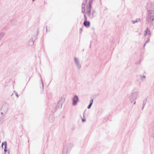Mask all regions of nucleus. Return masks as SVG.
Wrapping results in <instances>:
<instances>
[{
	"mask_svg": "<svg viewBox=\"0 0 154 154\" xmlns=\"http://www.w3.org/2000/svg\"><path fill=\"white\" fill-rule=\"evenodd\" d=\"M65 99L63 97H61L59 99L58 103L57 106L58 108H62V104L65 101Z\"/></svg>",
	"mask_w": 154,
	"mask_h": 154,
	"instance_id": "obj_4",
	"label": "nucleus"
},
{
	"mask_svg": "<svg viewBox=\"0 0 154 154\" xmlns=\"http://www.w3.org/2000/svg\"><path fill=\"white\" fill-rule=\"evenodd\" d=\"M4 112H1V114H2V115H3V114H4Z\"/></svg>",
	"mask_w": 154,
	"mask_h": 154,
	"instance_id": "obj_35",
	"label": "nucleus"
},
{
	"mask_svg": "<svg viewBox=\"0 0 154 154\" xmlns=\"http://www.w3.org/2000/svg\"><path fill=\"white\" fill-rule=\"evenodd\" d=\"M83 24L85 27H88L90 26V23L89 21H84Z\"/></svg>",
	"mask_w": 154,
	"mask_h": 154,
	"instance_id": "obj_9",
	"label": "nucleus"
},
{
	"mask_svg": "<svg viewBox=\"0 0 154 154\" xmlns=\"http://www.w3.org/2000/svg\"><path fill=\"white\" fill-rule=\"evenodd\" d=\"M138 93L137 91H133L129 96V99L131 103H132L137 98Z\"/></svg>",
	"mask_w": 154,
	"mask_h": 154,
	"instance_id": "obj_3",
	"label": "nucleus"
},
{
	"mask_svg": "<svg viewBox=\"0 0 154 154\" xmlns=\"http://www.w3.org/2000/svg\"><path fill=\"white\" fill-rule=\"evenodd\" d=\"M135 103H136V102L135 101L134 102V104H135Z\"/></svg>",
	"mask_w": 154,
	"mask_h": 154,
	"instance_id": "obj_37",
	"label": "nucleus"
},
{
	"mask_svg": "<svg viewBox=\"0 0 154 154\" xmlns=\"http://www.w3.org/2000/svg\"><path fill=\"white\" fill-rule=\"evenodd\" d=\"M13 94H11V96H12Z\"/></svg>",
	"mask_w": 154,
	"mask_h": 154,
	"instance_id": "obj_39",
	"label": "nucleus"
},
{
	"mask_svg": "<svg viewBox=\"0 0 154 154\" xmlns=\"http://www.w3.org/2000/svg\"><path fill=\"white\" fill-rule=\"evenodd\" d=\"M96 11L95 10H93L92 11L91 15L92 17L93 18L94 17L96 16Z\"/></svg>",
	"mask_w": 154,
	"mask_h": 154,
	"instance_id": "obj_13",
	"label": "nucleus"
},
{
	"mask_svg": "<svg viewBox=\"0 0 154 154\" xmlns=\"http://www.w3.org/2000/svg\"><path fill=\"white\" fill-rule=\"evenodd\" d=\"M34 0H32V1H34Z\"/></svg>",
	"mask_w": 154,
	"mask_h": 154,
	"instance_id": "obj_40",
	"label": "nucleus"
},
{
	"mask_svg": "<svg viewBox=\"0 0 154 154\" xmlns=\"http://www.w3.org/2000/svg\"><path fill=\"white\" fill-rule=\"evenodd\" d=\"M146 42H145V43L144 44V45H143V47H144L145 46V45H146Z\"/></svg>",
	"mask_w": 154,
	"mask_h": 154,
	"instance_id": "obj_32",
	"label": "nucleus"
},
{
	"mask_svg": "<svg viewBox=\"0 0 154 154\" xmlns=\"http://www.w3.org/2000/svg\"><path fill=\"white\" fill-rule=\"evenodd\" d=\"M84 21H87V19L86 14H84Z\"/></svg>",
	"mask_w": 154,
	"mask_h": 154,
	"instance_id": "obj_19",
	"label": "nucleus"
},
{
	"mask_svg": "<svg viewBox=\"0 0 154 154\" xmlns=\"http://www.w3.org/2000/svg\"><path fill=\"white\" fill-rule=\"evenodd\" d=\"M136 64H138V62H136Z\"/></svg>",
	"mask_w": 154,
	"mask_h": 154,
	"instance_id": "obj_38",
	"label": "nucleus"
},
{
	"mask_svg": "<svg viewBox=\"0 0 154 154\" xmlns=\"http://www.w3.org/2000/svg\"><path fill=\"white\" fill-rule=\"evenodd\" d=\"M144 107V106H143V107H142V110L143 109Z\"/></svg>",
	"mask_w": 154,
	"mask_h": 154,
	"instance_id": "obj_33",
	"label": "nucleus"
},
{
	"mask_svg": "<svg viewBox=\"0 0 154 154\" xmlns=\"http://www.w3.org/2000/svg\"><path fill=\"white\" fill-rule=\"evenodd\" d=\"M49 121L50 123H52L54 121V118L51 115L50 116Z\"/></svg>",
	"mask_w": 154,
	"mask_h": 154,
	"instance_id": "obj_10",
	"label": "nucleus"
},
{
	"mask_svg": "<svg viewBox=\"0 0 154 154\" xmlns=\"http://www.w3.org/2000/svg\"><path fill=\"white\" fill-rule=\"evenodd\" d=\"M2 108L5 114L4 115H5L8 111V106L6 105H3L2 106Z\"/></svg>",
	"mask_w": 154,
	"mask_h": 154,
	"instance_id": "obj_7",
	"label": "nucleus"
},
{
	"mask_svg": "<svg viewBox=\"0 0 154 154\" xmlns=\"http://www.w3.org/2000/svg\"><path fill=\"white\" fill-rule=\"evenodd\" d=\"M149 38L148 39V40L146 42H145L146 43H147L148 42H149V41H150V39H149Z\"/></svg>",
	"mask_w": 154,
	"mask_h": 154,
	"instance_id": "obj_27",
	"label": "nucleus"
},
{
	"mask_svg": "<svg viewBox=\"0 0 154 154\" xmlns=\"http://www.w3.org/2000/svg\"><path fill=\"white\" fill-rule=\"evenodd\" d=\"M91 6H87L86 8V12H91Z\"/></svg>",
	"mask_w": 154,
	"mask_h": 154,
	"instance_id": "obj_11",
	"label": "nucleus"
},
{
	"mask_svg": "<svg viewBox=\"0 0 154 154\" xmlns=\"http://www.w3.org/2000/svg\"><path fill=\"white\" fill-rule=\"evenodd\" d=\"M85 3H87V0H85Z\"/></svg>",
	"mask_w": 154,
	"mask_h": 154,
	"instance_id": "obj_31",
	"label": "nucleus"
},
{
	"mask_svg": "<svg viewBox=\"0 0 154 154\" xmlns=\"http://www.w3.org/2000/svg\"><path fill=\"white\" fill-rule=\"evenodd\" d=\"M47 26L46 27V32H47V30H48L47 29Z\"/></svg>",
	"mask_w": 154,
	"mask_h": 154,
	"instance_id": "obj_34",
	"label": "nucleus"
},
{
	"mask_svg": "<svg viewBox=\"0 0 154 154\" xmlns=\"http://www.w3.org/2000/svg\"><path fill=\"white\" fill-rule=\"evenodd\" d=\"M3 145L5 146V148H4V151L5 152H6L7 151V142H5V141L3 142L2 143V147L3 148Z\"/></svg>",
	"mask_w": 154,
	"mask_h": 154,
	"instance_id": "obj_8",
	"label": "nucleus"
},
{
	"mask_svg": "<svg viewBox=\"0 0 154 154\" xmlns=\"http://www.w3.org/2000/svg\"><path fill=\"white\" fill-rule=\"evenodd\" d=\"M82 122H84L85 121V119H82Z\"/></svg>",
	"mask_w": 154,
	"mask_h": 154,
	"instance_id": "obj_30",
	"label": "nucleus"
},
{
	"mask_svg": "<svg viewBox=\"0 0 154 154\" xmlns=\"http://www.w3.org/2000/svg\"><path fill=\"white\" fill-rule=\"evenodd\" d=\"M140 76L141 78V80L142 81H143L144 80V79H145L146 78L145 76H142V75H140Z\"/></svg>",
	"mask_w": 154,
	"mask_h": 154,
	"instance_id": "obj_18",
	"label": "nucleus"
},
{
	"mask_svg": "<svg viewBox=\"0 0 154 154\" xmlns=\"http://www.w3.org/2000/svg\"><path fill=\"white\" fill-rule=\"evenodd\" d=\"M73 144L71 143H68L65 145L63 151V154H69Z\"/></svg>",
	"mask_w": 154,
	"mask_h": 154,
	"instance_id": "obj_2",
	"label": "nucleus"
},
{
	"mask_svg": "<svg viewBox=\"0 0 154 154\" xmlns=\"http://www.w3.org/2000/svg\"><path fill=\"white\" fill-rule=\"evenodd\" d=\"M92 2H91V1H89L88 4L87 6H91Z\"/></svg>",
	"mask_w": 154,
	"mask_h": 154,
	"instance_id": "obj_20",
	"label": "nucleus"
},
{
	"mask_svg": "<svg viewBox=\"0 0 154 154\" xmlns=\"http://www.w3.org/2000/svg\"><path fill=\"white\" fill-rule=\"evenodd\" d=\"M79 101V98L78 96L75 95L73 98L72 100V104L74 106L76 105Z\"/></svg>",
	"mask_w": 154,
	"mask_h": 154,
	"instance_id": "obj_6",
	"label": "nucleus"
},
{
	"mask_svg": "<svg viewBox=\"0 0 154 154\" xmlns=\"http://www.w3.org/2000/svg\"><path fill=\"white\" fill-rule=\"evenodd\" d=\"M140 21V18H137L135 20H132V23L134 24L135 23L139 22Z\"/></svg>",
	"mask_w": 154,
	"mask_h": 154,
	"instance_id": "obj_12",
	"label": "nucleus"
},
{
	"mask_svg": "<svg viewBox=\"0 0 154 154\" xmlns=\"http://www.w3.org/2000/svg\"><path fill=\"white\" fill-rule=\"evenodd\" d=\"M82 9H85V4L82 3Z\"/></svg>",
	"mask_w": 154,
	"mask_h": 154,
	"instance_id": "obj_22",
	"label": "nucleus"
},
{
	"mask_svg": "<svg viewBox=\"0 0 154 154\" xmlns=\"http://www.w3.org/2000/svg\"><path fill=\"white\" fill-rule=\"evenodd\" d=\"M91 106H92V105L89 104V105L87 107L88 109H90L91 108Z\"/></svg>",
	"mask_w": 154,
	"mask_h": 154,
	"instance_id": "obj_26",
	"label": "nucleus"
},
{
	"mask_svg": "<svg viewBox=\"0 0 154 154\" xmlns=\"http://www.w3.org/2000/svg\"><path fill=\"white\" fill-rule=\"evenodd\" d=\"M74 60L77 68L78 69H80L81 67V65L80 63L78 58L76 57H75Z\"/></svg>",
	"mask_w": 154,
	"mask_h": 154,
	"instance_id": "obj_5",
	"label": "nucleus"
},
{
	"mask_svg": "<svg viewBox=\"0 0 154 154\" xmlns=\"http://www.w3.org/2000/svg\"><path fill=\"white\" fill-rule=\"evenodd\" d=\"M144 36H146L147 35V32L146 30H145L144 31Z\"/></svg>",
	"mask_w": 154,
	"mask_h": 154,
	"instance_id": "obj_24",
	"label": "nucleus"
},
{
	"mask_svg": "<svg viewBox=\"0 0 154 154\" xmlns=\"http://www.w3.org/2000/svg\"><path fill=\"white\" fill-rule=\"evenodd\" d=\"M147 101V99H144L143 101V106H145L146 102Z\"/></svg>",
	"mask_w": 154,
	"mask_h": 154,
	"instance_id": "obj_17",
	"label": "nucleus"
},
{
	"mask_svg": "<svg viewBox=\"0 0 154 154\" xmlns=\"http://www.w3.org/2000/svg\"><path fill=\"white\" fill-rule=\"evenodd\" d=\"M85 9H82V13H83L84 14H85Z\"/></svg>",
	"mask_w": 154,
	"mask_h": 154,
	"instance_id": "obj_23",
	"label": "nucleus"
},
{
	"mask_svg": "<svg viewBox=\"0 0 154 154\" xmlns=\"http://www.w3.org/2000/svg\"><path fill=\"white\" fill-rule=\"evenodd\" d=\"M41 82L42 83V89H43L44 88V86H43V83L42 81V79H41Z\"/></svg>",
	"mask_w": 154,
	"mask_h": 154,
	"instance_id": "obj_28",
	"label": "nucleus"
},
{
	"mask_svg": "<svg viewBox=\"0 0 154 154\" xmlns=\"http://www.w3.org/2000/svg\"><path fill=\"white\" fill-rule=\"evenodd\" d=\"M146 30L147 32V34L149 35H150L151 33L149 29L148 28V27H147L146 29Z\"/></svg>",
	"mask_w": 154,
	"mask_h": 154,
	"instance_id": "obj_15",
	"label": "nucleus"
},
{
	"mask_svg": "<svg viewBox=\"0 0 154 154\" xmlns=\"http://www.w3.org/2000/svg\"><path fill=\"white\" fill-rule=\"evenodd\" d=\"M93 0H89V1H91V2H92Z\"/></svg>",
	"mask_w": 154,
	"mask_h": 154,
	"instance_id": "obj_36",
	"label": "nucleus"
},
{
	"mask_svg": "<svg viewBox=\"0 0 154 154\" xmlns=\"http://www.w3.org/2000/svg\"><path fill=\"white\" fill-rule=\"evenodd\" d=\"M82 28H80V31H79V32H80V33H81V32H82Z\"/></svg>",
	"mask_w": 154,
	"mask_h": 154,
	"instance_id": "obj_29",
	"label": "nucleus"
},
{
	"mask_svg": "<svg viewBox=\"0 0 154 154\" xmlns=\"http://www.w3.org/2000/svg\"><path fill=\"white\" fill-rule=\"evenodd\" d=\"M91 12H86V14L90 18H92V17H91L92 15H91Z\"/></svg>",
	"mask_w": 154,
	"mask_h": 154,
	"instance_id": "obj_16",
	"label": "nucleus"
},
{
	"mask_svg": "<svg viewBox=\"0 0 154 154\" xmlns=\"http://www.w3.org/2000/svg\"><path fill=\"white\" fill-rule=\"evenodd\" d=\"M146 9L148 11V14L146 16V20L149 23H152L154 20V11L151 9H154V5L152 3L147 4Z\"/></svg>",
	"mask_w": 154,
	"mask_h": 154,
	"instance_id": "obj_1",
	"label": "nucleus"
},
{
	"mask_svg": "<svg viewBox=\"0 0 154 154\" xmlns=\"http://www.w3.org/2000/svg\"><path fill=\"white\" fill-rule=\"evenodd\" d=\"M14 92L15 94V95L17 97H18V95L17 93L15 91H14Z\"/></svg>",
	"mask_w": 154,
	"mask_h": 154,
	"instance_id": "obj_21",
	"label": "nucleus"
},
{
	"mask_svg": "<svg viewBox=\"0 0 154 154\" xmlns=\"http://www.w3.org/2000/svg\"><path fill=\"white\" fill-rule=\"evenodd\" d=\"M93 100L92 99H91V100H90V101L89 104H90V105H92V104H93Z\"/></svg>",
	"mask_w": 154,
	"mask_h": 154,
	"instance_id": "obj_25",
	"label": "nucleus"
},
{
	"mask_svg": "<svg viewBox=\"0 0 154 154\" xmlns=\"http://www.w3.org/2000/svg\"><path fill=\"white\" fill-rule=\"evenodd\" d=\"M29 45H32L34 44V42L33 39H31L29 41Z\"/></svg>",
	"mask_w": 154,
	"mask_h": 154,
	"instance_id": "obj_14",
	"label": "nucleus"
}]
</instances>
